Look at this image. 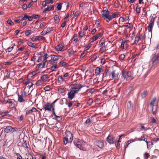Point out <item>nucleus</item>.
<instances>
[{"mask_svg": "<svg viewBox=\"0 0 159 159\" xmlns=\"http://www.w3.org/2000/svg\"><path fill=\"white\" fill-rule=\"evenodd\" d=\"M15 46V44H12L11 46H10L9 48H7V52H11L13 48Z\"/></svg>", "mask_w": 159, "mask_h": 159, "instance_id": "nucleus-38", "label": "nucleus"}, {"mask_svg": "<svg viewBox=\"0 0 159 159\" xmlns=\"http://www.w3.org/2000/svg\"><path fill=\"white\" fill-rule=\"evenodd\" d=\"M10 73L9 71H7L6 72V77L8 78L10 77Z\"/></svg>", "mask_w": 159, "mask_h": 159, "instance_id": "nucleus-60", "label": "nucleus"}, {"mask_svg": "<svg viewBox=\"0 0 159 159\" xmlns=\"http://www.w3.org/2000/svg\"><path fill=\"white\" fill-rule=\"evenodd\" d=\"M95 145L101 148H103L104 146L103 141L101 140L96 141L95 142Z\"/></svg>", "mask_w": 159, "mask_h": 159, "instance_id": "nucleus-16", "label": "nucleus"}, {"mask_svg": "<svg viewBox=\"0 0 159 159\" xmlns=\"http://www.w3.org/2000/svg\"><path fill=\"white\" fill-rule=\"evenodd\" d=\"M58 68V66L57 64L52 66L50 67V70L52 72L55 71Z\"/></svg>", "mask_w": 159, "mask_h": 159, "instance_id": "nucleus-27", "label": "nucleus"}, {"mask_svg": "<svg viewBox=\"0 0 159 159\" xmlns=\"http://www.w3.org/2000/svg\"><path fill=\"white\" fill-rule=\"evenodd\" d=\"M59 65L61 67H67L69 66L68 64L65 61H61L59 63Z\"/></svg>", "mask_w": 159, "mask_h": 159, "instance_id": "nucleus-25", "label": "nucleus"}, {"mask_svg": "<svg viewBox=\"0 0 159 159\" xmlns=\"http://www.w3.org/2000/svg\"><path fill=\"white\" fill-rule=\"evenodd\" d=\"M95 89L94 88H91L89 92V93H91L92 94H93L95 91Z\"/></svg>", "mask_w": 159, "mask_h": 159, "instance_id": "nucleus-61", "label": "nucleus"}, {"mask_svg": "<svg viewBox=\"0 0 159 159\" xmlns=\"http://www.w3.org/2000/svg\"><path fill=\"white\" fill-rule=\"evenodd\" d=\"M97 57L96 56H93V57H91L89 59V60L90 61H94L95 60H96V59H97Z\"/></svg>", "mask_w": 159, "mask_h": 159, "instance_id": "nucleus-52", "label": "nucleus"}, {"mask_svg": "<svg viewBox=\"0 0 159 159\" xmlns=\"http://www.w3.org/2000/svg\"><path fill=\"white\" fill-rule=\"evenodd\" d=\"M100 48L99 52L100 53H102L107 50V46L104 45L101 47Z\"/></svg>", "mask_w": 159, "mask_h": 159, "instance_id": "nucleus-24", "label": "nucleus"}, {"mask_svg": "<svg viewBox=\"0 0 159 159\" xmlns=\"http://www.w3.org/2000/svg\"><path fill=\"white\" fill-rule=\"evenodd\" d=\"M18 101L20 102H25L27 100V93L24 91H22L21 92L20 94H19L18 93Z\"/></svg>", "mask_w": 159, "mask_h": 159, "instance_id": "nucleus-6", "label": "nucleus"}, {"mask_svg": "<svg viewBox=\"0 0 159 159\" xmlns=\"http://www.w3.org/2000/svg\"><path fill=\"white\" fill-rule=\"evenodd\" d=\"M76 93H77L75 91H74L71 89L70 91L68 92L67 95L68 98L70 100H72L75 97V95Z\"/></svg>", "mask_w": 159, "mask_h": 159, "instance_id": "nucleus-12", "label": "nucleus"}, {"mask_svg": "<svg viewBox=\"0 0 159 159\" xmlns=\"http://www.w3.org/2000/svg\"><path fill=\"white\" fill-rule=\"evenodd\" d=\"M58 81L60 83H62L63 82L64 79L61 76H59L58 77Z\"/></svg>", "mask_w": 159, "mask_h": 159, "instance_id": "nucleus-47", "label": "nucleus"}, {"mask_svg": "<svg viewBox=\"0 0 159 159\" xmlns=\"http://www.w3.org/2000/svg\"><path fill=\"white\" fill-rule=\"evenodd\" d=\"M49 57L47 53H45L43 56V60L41 63L39 64L37 66V68H44L45 67L47 59Z\"/></svg>", "mask_w": 159, "mask_h": 159, "instance_id": "nucleus-5", "label": "nucleus"}, {"mask_svg": "<svg viewBox=\"0 0 159 159\" xmlns=\"http://www.w3.org/2000/svg\"><path fill=\"white\" fill-rule=\"evenodd\" d=\"M119 21L122 22L125 21V19L123 17H120L119 19Z\"/></svg>", "mask_w": 159, "mask_h": 159, "instance_id": "nucleus-59", "label": "nucleus"}, {"mask_svg": "<svg viewBox=\"0 0 159 159\" xmlns=\"http://www.w3.org/2000/svg\"><path fill=\"white\" fill-rule=\"evenodd\" d=\"M62 4L61 3H57V11H60L61 10L62 8Z\"/></svg>", "mask_w": 159, "mask_h": 159, "instance_id": "nucleus-35", "label": "nucleus"}, {"mask_svg": "<svg viewBox=\"0 0 159 159\" xmlns=\"http://www.w3.org/2000/svg\"><path fill=\"white\" fill-rule=\"evenodd\" d=\"M96 35L97 36V38L98 39L102 37V36L103 35V34L102 33H101Z\"/></svg>", "mask_w": 159, "mask_h": 159, "instance_id": "nucleus-56", "label": "nucleus"}, {"mask_svg": "<svg viewBox=\"0 0 159 159\" xmlns=\"http://www.w3.org/2000/svg\"><path fill=\"white\" fill-rule=\"evenodd\" d=\"M141 39V37L140 36H138L137 35H136V36L135 38V41L134 43H133V44H134L137 43H138L139 41Z\"/></svg>", "mask_w": 159, "mask_h": 159, "instance_id": "nucleus-29", "label": "nucleus"}, {"mask_svg": "<svg viewBox=\"0 0 159 159\" xmlns=\"http://www.w3.org/2000/svg\"><path fill=\"white\" fill-rule=\"evenodd\" d=\"M73 40L74 41L76 42L78 40V38L77 37V35H75L73 38Z\"/></svg>", "mask_w": 159, "mask_h": 159, "instance_id": "nucleus-62", "label": "nucleus"}, {"mask_svg": "<svg viewBox=\"0 0 159 159\" xmlns=\"http://www.w3.org/2000/svg\"><path fill=\"white\" fill-rule=\"evenodd\" d=\"M155 21V18L152 17L150 20V22L147 26L148 30V38L151 39L152 37V30L154 26Z\"/></svg>", "mask_w": 159, "mask_h": 159, "instance_id": "nucleus-2", "label": "nucleus"}, {"mask_svg": "<svg viewBox=\"0 0 159 159\" xmlns=\"http://www.w3.org/2000/svg\"><path fill=\"white\" fill-rule=\"evenodd\" d=\"M31 30H27L25 31V34L26 36H28L31 34Z\"/></svg>", "mask_w": 159, "mask_h": 159, "instance_id": "nucleus-54", "label": "nucleus"}, {"mask_svg": "<svg viewBox=\"0 0 159 159\" xmlns=\"http://www.w3.org/2000/svg\"><path fill=\"white\" fill-rule=\"evenodd\" d=\"M16 128L11 126L6 127L4 129V131L7 133L13 134L14 132H17Z\"/></svg>", "mask_w": 159, "mask_h": 159, "instance_id": "nucleus-9", "label": "nucleus"}, {"mask_svg": "<svg viewBox=\"0 0 159 159\" xmlns=\"http://www.w3.org/2000/svg\"><path fill=\"white\" fill-rule=\"evenodd\" d=\"M107 140L110 144H113L115 142L114 141L113 136L111 135H109L107 138Z\"/></svg>", "mask_w": 159, "mask_h": 159, "instance_id": "nucleus-17", "label": "nucleus"}, {"mask_svg": "<svg viewBox=\"0 0 159 159\" xmlns=\"http://www.w3.org/2000/svg\"><path fill=\"white\" fill-rule=\"evenodd\" d=\"M148 91L147 90H144L143 93H142L141 94V96L142 98H145L147 94H148Z\"/></svg>", "mask_w": 159, "mask_h": 159, "instance_id": "nucleus-26", "label": "nucleus"}, {"mask_svg": "<svg viewBox=\"0 0 159 159\" xmlns=\"http://www.w3.org/2000/svg\"><path fill=\"white\" fill-rule=\"evenodd\" d=\"M27 45L32 48H36V44L35 43H33L30 42L27 43Z\"/></svg>", "mask_w": 159, "mask_h": 159, "instance_id": "nucleus-31", "label": "nucleus"}, {"mask_svg": "<svg viewBox=\"0 0 159 159\" xmlns=\"http://www.w3.org/2000/svg\"><path fill=\"white\" fill-rule=\"evenodd\" d=\"M85 86V85H83L80 84L75 83L70 85L71 89L77 93L78 91L83 87Z\"/></svg>", "mask_w": 159, "mask_h": 159, "instance_id": "nucleus-7", "label": "nucleus"}, {"mask_svg": "<svg viewBox=\"0 0 159 159\" xmlns=\"http://www.w3.org/2000/svg\"><path fill=\"white\" fill-rule=\"evenodd\" d=\"M37 111V109L34 107H32V109L30 110H26V115H28L29 114H32L33 112H36Z\"/></svg>", "mask_w": 159, "mask_h": 159, "instance_id": "nucleus-21", "label": "nucleus"}, {"mask_svg": "<svg viewBox=\"0 0 159 159\" xmlns=\"http://www.w3.org/2000/svg\"><path fill=\"white\" fill-rule=\"evenodd\" d=\"M75 146L79 148L80 150H84V148L83 146L85 145V143L83 140H79L77 141L76 143H74Z\"/></svg>", "mask_w": 159, "mask_h": 159, "instance_id": "nucleus-10", "label": "nucleus"}, {"mask_svg": "<svg viewBox=\"0 0 159 159\" xmlns=\"http://www.w3.org/2000/svg\"><path fill=\"white\" fill-rule=\"evenodd\" d=\"M45 38L42 36H34L31 38L32 41H34L36 40H39L40 39H44Z\"/></svg>", "mask_w": 159, "mask_h": 159, "instance_id": "nucleus-20", "label": "nucleus"}, {"mask_svg": "<svg viewBox=\"0 0 159 159\" xmlns=\"http://www.w3.org/2000/svg\"><path fill=\"white\" fill-rule=\"evenodd\" d=\"M52 107L49 102H47V103L44 105L43 106V109L45 111H50L52 110Z\"/></svg>", "mask_w": 159, "mask_h": 159, "instance_id": "nucleus-13", "label": "nucleus"}, {"mask_svg": "<svg viewBox=\"0 0 159 159\" xmlns=\"http://www.w3.org/2000/svg\"><path fill=\"white\" fill-rule=\"evenodd\" d=\"M23 142L24 143L23 145V146L24 147L26 148H28V145H29L28 143L26 140H23Z\"/></svg>", "mask_w": 159, "mask_h": 159, "instance_id": "nucleus-40", "label": "nucleus"}, {"mask_svg": "<svg viewBox=\"0 0 159 159\" xmlns=\"http://www.w3.org/2000/svg\"><path fill=\"white\" fill-rule=\"evenodd\" d=\"M110 73V72L109 71V70L108 69H107L105 70V75H104V74L103 75V76L104 75H105V76H109V74Z\"/></svg>", "mask_w": 159, "mask_h": 159, "instance_id": "nucleus-33", "label": "nucleus"}, {"mask_svg": "<svg viewBox=\"0 0 159 159\" xmlns=\"http://www.w3.org/2000/svg\"><path fill=\"white\" fill-rule=\"evenodd\" d=\"M109 77L110 79H114V80H118L119 79V73L116 70H113L110 72L109 74Z\"/></svg>", "mask_w": 159, "mask_h": 159, "instance_id": "nucleus-8", "label": "nucleus"}, {"mask_svg": "<svg viewBox=\"0 0 159 159\" xmlns=\"http://www.w3.org/2000/svg\"><path fill=\"white\" fill-rule=\"evenodd\" d=\"M103 67L102 66H100L97 67L95 70V74L96 75H98L100 73L103 71Z\"/></svg>", "mask_w": 159, "mask_h": 159, "instance_id": "nucleus-14", "label": "nucleus"}, {"mask_svg": "<svg viewBox=\"0 0 159 159\" xmlns=\"http://www.w3.org/2000/svg\"><path fill=\"white\" fill-rule=\"evenodd\" d=\"M133 75L132 72L130 71H126L125 70H122L121 77L124 80H125L126 81H127L129 78H131V79H133Z\"/></svg>", "mask_w": 159, "mask_h": 159, "instance_id": "nucleus-4", "label": "nucleus"}, {"mask_svg": "<svg viewBox=\"0 0 159 159\" xmlns=\"http://www.w3.org/2000/svg\"><path fill=\"white\" fill-rule=\"evenodd\" d=\"M105 41L104 39H101L100 40L99 43V46L100 47H102L103 46V45L105 43Z\"/></svg>", "mask_w": 159, "mask_h": 159, "instance_id": "nucleus-37", "label": "nucleus"}, {"mask_svg": "<svg viewBox=\"0 0 159 159\" xmlns=\"http://www.w3.org/2000/svg\"><path fill=\"white\" fill-rule=\"evenodd\" d=\"M150 61L152 63V66H156L159 63V52L157 54L155 53L152 55Z\"/></svg>", "mask_w": 159, "mask_h": 159, "instance_id": "nucleus-3", "label": "nucleus"}, {"mask_svg": "<svg viewBox=\"0 0 159 159\" xmlns=\"http://www.w3.org/2000/svg\"><path fill=\"white\" fill-rule=\"evenodd\" d=\"M150 157V154L149 153L145 152L143 154L144 159H148Z\"/></svg>", "mask_w": 159, "mask_h": 159, "instance_id": "nucleus-45", "label": "nucleus"}, {"mask_svg": "<svg viewBox=\"0 0 159 159\" xmlns=\"http://www.w3.org/2000/svg\"><path fill=\"white\" fill-rule=\"evenodd\" d=\"M45 91H49L51 89V86L50 85H47L43 88Z\"/></svg>", "mask_w": 159, "mask_h": 159, "instance_id": "nucleus-46", "label": "nucleus"}, {"mask_svg": "<svg viewBox=\"0 0 159 159\" xmlns=\"http://www.w3.org/2000/svg\"><path fill=\"white\" fill-rule=\"evenodd\" d=\"M59 92L61 93H64L65 91V89L63 88V89H61L59 90Z\"/></svg>", "mask_w": 159, "mask_h": 159, "instance_id": "nucleus-63", "label": "nucleus"}, {"mask_svg": "<svg viewBox=\"0 0 159 159\" xmlns=\"http://www.w3.org/2000/svg\"><path fill=\"white\" fill-rule=\"evenodd\" d=\"M55 117L54 119L58 121H60L62 119V117L61 116H58L57 115Z\"/></svg>", "mask_w": 159, "mask_h": 159, "instance_id": "nucleus-43", "label": "nucleus"}, {"mask_svg": "<svg viewBox=\"0 0 159 159\" xmlns=\"http://www.w3.org/2000/svg\"><path fill=\"white\" fill-rule=\"evenodd\" d=\"M38 70H34V71L32 72L31 73V74L33 75H36V74H37L38 73Z\"/></svg>", "mask_w": 159, "mask_h": 159, "instance_id": "nucleus-64", "label": "nucleus"}, {"mask_svg": "<svg viewBox=\"0 0 159 159\" xmlns=\"http://www.w3.org/2000/svg\"><path fill=\"white\" fill-rule=\"evenodd\" d=\"M40 78L42 81L44 82L47 80L48 79V77L47 75H42Z\"/></svg>", "mask_w": 159, "mask_h": 159, "instance_id": "nucleus-22", "label": "nucleus"}, {"mask_svg": "<svg viewBox=\"0 0 159 159\" xmlns=\"http://www.w3.org/2000/svg\"><path fill=\"white\" fill-rule=\"evenodd\" d=\"M51 58L53 60H54L55 61H57L59 59L58 56L57 55H51Z\"/></svg>", "mask_w": 159, "mask_h": 159, "instance_id": "nucleus-28", "label": "nucleus"}, {"mask_svg": "<svg viewBox=\"0 0 159 159\" xmlns=\"http://www.w3.org/2000/svg\"><path fill=\"white\" fill-rule=\"evenodd\" d=\"M98 39V38H97V37L96 35L94 36L91 38V39L92 40L91 41V42H93L96 41Z\"/></svg>", "mask_w": 159, "mask_h": 159, "instance_id": "nucleus-55", "label": "nucleus"}, {"mask_svg": "<svg viewBox=\"0 0 159 159\" xmlns=\"http://www.w3.org/2000/svg\"><path fill=\"white\" fill-rule=\"evenodd\" d=\"M141 7H139V6L137 5L136 8V12L137 13L139 14L140 12Z\"/></svg>", "mask_w": 159, "mask_h": 159, "instance_id": "nucleus-42", "label": "nucleus"}, {"mask_svg": "<svg viewBox=\"0 0 159 159\" xmlns=\"http://www.w3.org/2000/svg\"><path fill=\"white\" fill-rule=\"evenodd\" d=\"M110 14V12L106 8L102 10V15L103 17L107 19Z\"/></svg>", "mask_w": 159, "mask_h": 159, "instance_id": "nucleus-11", "label": "nucleus"}, {"mask_svg": "<svg viewBox=\"0 0 159 159\" xmlns=\"http://www.w3.org/2000/svg\"><path fill=\"white\" fill-rule=\"evenodd\" d=\"M68 52L70 56L74 55L75 52L72 48H70L68 50Z\"/></svg>", "mask_w": 159, "mask_h": 159, "instance_id": "nucleus-30", "label": "nucleus"}, {"mask_svg": "<svg viewBox=\"0 0 159 159\" xmlns=\"http://www.w3.org/2000/svg\"><path fill=\"white\" fill-rule=\"evenodd\" d=\"M84 35V32L82 31H80L78 32V36L81 38L83 37Z\"/></svg>", "mask_w": 159, "mask_h": 159, "instance_id": "nucleus-39", "label": "nucleus"}, {"mask_svg": "<svg viewBox=\"0 0 159 159\" xmlns=\"http://www.w3.org/2000/svg\"><path fill=\"white\" fill-rule=\"evenodd\" d=\"M140 37L142 39H145L146 36L145 33L144 32L141 34Z\"/></svg>", "mask_w": 159, "mask_h": 159, "instance_id": "nucleus-53", "label": "nucleus"}, {"mask_svg": "<svg viewBox=\"0 0 159 159\" xmlns=\"http://www.w3.org/2000/svg\"><path fill=\"white\" fill-rule=\"evenodd\" d=\"M64 47V44L62 43H61L55 47V49L57 51H61L62 52H63L65 51V49H63Z\"/></svg>", "mask_w": 159, "mask_h": 159, "instance_id": "nucleus-15", "label": "nucleus"}, {"mask_svg": "<svg viewBox=\"0 0 159 159\" xmlns=\"http://www.w3.org/2000/svg\"><path fill=\"white\" fill-rule=\"evenodd\" d=\"M18 18L20 20H25L27 19L26 15H25V16L23 17L22 16H20L18 17Z\"/></svg>", "mask_w": 159, "mask_h": 159, "instance_id": "nucleus-44", "label": "nucleus"}, {"mask_svg": "<svg viewBox=\"0 0 159 159\" xmlns=\"http://www.w3.org/2000/svg\"><path fill=\"white\" fill-rule=\"evenodd\" d=\"M54 8V6L53 5H51L49 7H48L46 8L45 10L43 11V12H44L45 11H50L51 10H53Z\"/></svg>", "mask_w": 159, "mask_h": 159, "instance_id": "nucleus-32", "label": "nucleus"}, {"mask_svg": "<svg viewBox=\"0 0 159 159\" xmlns=\"http://www.w3.org/2000/svg\"><path fill=\"white\" fill-rule=\"evenodd\" d=\"M42 56L41 55V56L38 57V59L37 61V62H39L41 61L42 59Z\"/></svg>", "mask_w": 159, "mask_h": 159, "instance_id": "nucleus-57", "label": "nucleus"}, {"mask_svg": "<svg viewBox=\"0 0 159 159\" xmlns=\"http://www.w3.org/2000/svg\"><path fill=\"white\" fill-rule=\"evenodd\" d=\"M31 82L28 79H26V81H25V82L24 83V84L25 85H27L28 84H29V83H30Z\"/></svg>", "mask_w": 159, "mask_h": 159, "instance_id": "nucleus-58", "label": "nucleus"}, {"mask_svg": "<svg viewBox=\"0 0 159 159\" xmlns=\"http://www.w3.org/2000/svg\"><path fill=\"white\" fill-rule=\"evenodd\" d=\"M7 103L9 104V107L10 108H13L15 106V104L14 102L11 99L8 100L7 102Z\"/></svg>", "mask_w": 159, "mask_h": 159, "instance_id": "nucleus-19", "label": "nucleus"}, {"mask_svg": "<svg viewBox=\"0 0 159 159\" xmlns=\"http://www.w3.org/2000/svg\"><path fill=\"white\" fill-rule=\"evenodd\" d=\"M116 16V14L115 13H114L112 14L111 15H109L108 18H107L108 20H107V21L108 22L109 21L112 20V19L114 18Z\"/></svg>", "mask_w": 159, "mask_h": 159, "instance_id": "nucleus-23", "label": "nucleus"}, {"mask_svg": "<svg viewBox=\"0 0 159 159\" xmlns=\"http://www.w3.org/2000/svg\"><path fill=\"white\" fill-rule=\"evenodd\" d=\"M42 84V80H39L36 82L35 84L37 86H39L41 85Z\"/></svg>", "mask_w": 159, "mask_h": 159, "instance_id": "nucleus-50", "label": "nucleus"}, {"mask_svg": "<svg viewBox=\"0 0 159 159\" xmlns=\"http://www.w3.org/2000/svg\"><path fill=\"white\" fill-rule=\"evenodd\" d=\"M125 57V55L124 54H122L119 56V59L120 60H123Z\"/></svg>", "mask_w": 159, "mask_h": 159, "instance_id": "nucleus-51", "label": "nucleus"}, {"mask_svg": "<svg viewBox=\"0 0 159 159\" xmlns=\"http://www.w3.org/2000/svg\"><path fill=\"white\" fill-rule=\"evenodd\" d=\"M137 139L139 141H141L143 140L145 141L147 143V148L149 149L150 148V145L148 144V142L145 138L143 136H141V138H138Z\"/></svg>", "mask_w": 159, "mask_h": 159, "instance_id": "nucleus-18", "label": "nucleus"}, {"mask_svg": "<svg viewBox=\"0 0 159 159\" xmlns=\"http://www.w3.org/2000/svg\"><path fill=\"white\" fill-rule=\"evenodd\" d=\"M8 112L6 111L4 112H0V116L2 117L7 116L8 114Z\"/></svg>", "mask_w": 159, "mask_h": 159, "instance_id": "nucleus-34", "label": "nucleus"}, {"mask_svg": "<svg viewBox=\"0 0 159 159\" xmlns=\"http://www.w3.org/2000/svg\"><path fill=\"white\" fill-rule=\"evenodd\" d=\"M7 23L11 25H14V24L13 22H12V21L10 19H8L7 21Z\"/></svg>", "mask_w": 159, "mask_h": 159, "instance_id": "nucleus-48", "label": "nucleus"}, {"mask_svg": "<svg viewBox=\"0 0 159 159\" xmlns=\"http://www.w3.org/2000/svg\"><path fill=\"white\" fill-rule=\"evenodd\" d=\"M156 97L154 98L151 101V102L150 103V105L152 107H153L154 106V102L156 101Z\"/></svg>", "mask_w": 159, "mask_h": 159, "instance_id": "nucleus-41", "label": "nucleus"}, {"mask_svg": "<svg viewBox=\"0 0 159 159\" xmlns=\"http://www.w3.org/2000/svg\"><path fill=\"white\" fill-rule=\"evenodd\" d=\"M54 20L55 23L57 24L60 21L59 16L58 15H55L54 16Z\"/></svg>", "mask_w": 159, "mask_h": 159, "instance_id": "nucleus-36", "label": "nucleus"}, {"mask_svg": "<svg viewBox=\"0 0 159 159\" xmlns=\"http://www.w3.org/2000/svg\"><path fill=\"white\" fill-rule=\"evenodd\" d=\"M93 102V100L92 98H90L88 101L87 102V103L88 105H91V104H92Z\"/></svg>", "mask_w": 159, "mask_h": 159, "instance_id": "nucleus-49", "label": "nucleus"}, {"mask_svg": "<svg viewBox=\"0 0 159 159\" xmlns=\"http://www.w3.org/2000/svg\"><path fill=\"white\" fill-rule=\"evenodd\" d=\"M73 139V135L71 132L69 131H66V137L63 139L64 144L66 145L68 143H71Z\"/></svg>", "mask_w": 159, "mask_h": 159, "instance_id": "nucleus-1", "label": "nucleus"}]
</instances>
